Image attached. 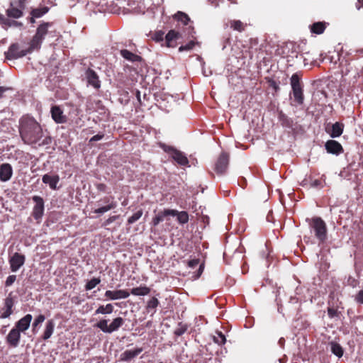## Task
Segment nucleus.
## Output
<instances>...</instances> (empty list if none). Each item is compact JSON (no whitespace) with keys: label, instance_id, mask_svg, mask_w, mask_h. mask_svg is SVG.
Listing matches in <instances>:
<instances>
[{"label":"nucleus","instance_id":"1","mask_svg":"<svg viewBox=\"0 0 363 363\" xmlns=\"http://www.w3.org/2000/svg\"><path fill=\"white\" fill-rule=\"evenodd\" d=\"M19 132L23 141L28 145L37 143L43 137L40 125L33 117L28 116L21 118Z\"/></svg>","mask_w":363,"mask_h":363},{"label":"nucleus","instance_id":"2","mask_svg":"<svg viewBox=\"0 0 363 363\" xmlns=\"http://www.w3.org/2000/svg\"><path fill=\"white\" fill-rule=\"evenodd\" d=\"M311 230L315 233V238L320 242L327 239V226L325 221L320 217L306 219Z\"/></svg>","mask_w":363,"mask_h":363},{"label":"nucleus","instance_id":"3","mask_svg":"<svg viewBox=\"0 0 363 363\" xmlns=\"http://www.w3.org/2000/svg\"><path fill=\"white\" fill-rule=\"evenodd\" d=\"M291 86L294 101L297 105H302L304 101L303 89L300 82V77L297 73H295L291 76Z\"/></svg>","mask_w":363,"mask_h":363},{"label":"nucleus","instance_id":"4","mask_svg":"<svg viewBox=\"0 0 363 363\" xmlns=\"http://www.w3.org/2000/svg\"><path fill=\"white\" fill-rule=\"evenodd\" d=\"M124 323L125 320L121 317H117L113 319L109 325L108 324V320L102 319L96 324V327L99 328L104 333L111 334L117 331L124 324Z\"/></svg>","mask_w":363,"mask_h":363},{"label":"nucleus","instance_id":"5","mask_svg":"<svg viewBox=\"0 0 363 363\" xmlns=\"http://www.w3.org/2000/svg\"><path fill=\"white\" fill-rule=\"evenodd\" d=\"M51 26L52 23H43L38 26L36 33L30 43L31 50H39L40 48L41 44L48 32V28Z\"/></svg>","mask_w":363,"mask_h":363},{"label":"nucleus","instance_id":"6","mask_svg":"<svg viewBox=\"0 0 363 363\" xmlns=\"http://www.w3.org/2000/svg\"><path fill=\"white\" fill-rule=\"evenodd\" d=\"M162 147L178 164L181 166H189V160L184 152L166 145H163Z\"/></svg>","mask_w":363,"mask_h":363},{"label":"nucleus","instance_id":"7","mask_svg":"<svg viewBox=\"0 0 363 363\" xmlns=\"http://www.w3.org/2000/svg\"><path fill=\"white\" fill-rule=\"evenodd\" d=\"M33 50H31V45L27 49H23L17 43H13L10 45L7 52H5L6 58L8 60H13L22 57L28 53H30Z\"/></svg>","mask_w":363,"mask_h":363},{"label":"nucleus","instance_id":"8","mask_svg":"<svg viewBox=\"0 0 363 363\" xmlns=\"http://www.w3.org/2000/svg\"><path fill=\"white\" fill-rule=\"evenodd\" d=\"M25 262L26 257L24 255L18 252L13 253L10 256L9 259L11 271L12 272H17L22 266H23Z\"/></svg>","mask_w":363,"mask_h":363},{"label":"nucleus","instance_id":"9","mask_svg":"<svg viewBox=\"0 0 363 363\" xmlns=\"http://www.w3.org/2000/svg\"><path fill=\"white\" fill-rule=\"evenodd\" d=\"M32 199L35 202L32 215L35 220H39L44 213V201L39 196H33Z\"/></svg>","mask_w":363,"mask_h":363},{"label":"nucleus","instance_id":"10","mask_svg":"<svg viewBox=\"0 0 363 363\" xmlns=\"http://www.w3.org/2000/svg\"><path fill=\"white\" fill-rule=\"evenodd\" d=\"M6 340L9 346L17 347L21 340V332L13 327L7 335Z\"/></svg>","mask_w":363,"mask_h":363},{"label":"nucleus","instance_id":"11","mask_svg":"<svg viewBox=\"0 0 363 363\" xmlns=\"http://www.w3.org/2000/svg\"><path fill=\"white\" fill-rule=\"evenodd\" d=\"M228 166V155L225 153H222L218 157L215 164V171L218 174H223Z\"/></svg>","mask_w":363,"mask_h":363},{"label":"nucleus","instance_id":"12","mask_svg":"<svg viewBox=\"0 0 363 363\" xmlns=\"http://www.w3.org/2000/svg\"><path fill=\"white\" fill-rule=\"evenodd\" d=\"M103 201L107 203V205L94 210L95 213L103 214L111 209H114L117 206V203L115 201L113 196H106L104 198Z\"/></svg>","mask_w":363,"mask_h":363},{"label":"nucleus","instance_id":"13","mask_svg":"<svg viewBox=\"0 0 363 363\" xmlns=\"http://www.w3.org/2000/svg\"><path fill=\"white\" fill-rule=\"evenodd\" d=\"M52 118L57 123H65L67 121V117L63 113V111L58 106H53L50 110Z\"/></svg>","mask_w":363,"mask_h":363},{"label":"nucleus","instance_id":"14","mask_svg":"<svg viewBox=\"0 0 363 363\" xmlns=\"http://www.w3.org/2000/svg\"><path fill=\"white\" fill-rule=\"evenodd\" d=\"M13 175V168L9 163H4L0 165V181L6 182L10 180Z\"/></svg>","mask_w":363,"mask_h":363},{"label":"nucleus","instance_id":"15","mask_svg":"<svg viewBox=\"0 0 363 363\" xmlns=\"http://www.w3.org/2000/svg\"><path fill=\"white\" fill-rule=\"evenodd\" d=\"M32 319V315L27 314L24 317L21 318L19 320H18L16 323L14 327L17 328V330L21 333H24L29 328Z\"/></svg>","mask_w":363,"mask_h":363},{"label":"nucleus","instance_id":"16","mask_svg":"<svg viewBox=\"0 0 363 363\" xmlns=\"http://www.w3.org/2000/svg\"><path fill=\"white\" fill-rule=\"evenodd\" d=\"M14 305L13 298L11 296H8L4 300V307L2 308L3 312L0 315V318H8L12 313V308Z\"/></svg>","mask_w":363,"mask_h":363},{"label":"nucleus","instance_id":"17","mask_svg":"<svg viewBox=\"0 0 363 363\" xmlns=\"http://www.w3.org/2000/svg\"><path fill=\"white\" fill-rule=\"evenodd\" d=\"M42 181L44 184H48L50 188L52 190L57 189V184L60 182V177L57 174H44L42 177Z\"/></svg>","mask_w":363,"mask_h":363},{"label":"nucleus","instance_id":"18","mask_svg":"<svg viewBox=\"0 0 363 363\" xmlns=\"http://www.w3.org/2000/svg\"><path fill=\"white\" fill-rule=\"evenodd\" d=\"M105 296L111 300H118L121 298H126L130 296V294L125 290H108L105 292Z\"/></svg>","mask_w":363,"mask_h":363},{"label":"nucleus","instance_id":"19","mask_svg":"<svg viewBox=\"0 0 363 363\" xmlns=\"http://www.w3.org/2000/svg\"><path fill=\"white\" fill-rule=\"evenodd\" d=\"M325 146L327 152L329 153L339 155L343 152V148L340 143L333 140L327 141Z\"/></svg>","mask_w":363,"mask_h":363},{"label":"nucleus","instance_id":"20","mask_svg":"<svg viewBox=\"0 0 363 363\" xmlns=\"http://www.w3.org/2000/svg\"><path fill=\"white\" fill-rule=\"evenodd\" d=\"M177 213L176 210L166 209L164 211L158 213L155 217L153 218L152 223L154 226L157 225L160 222L164 220L165 216H175Z\"/></svg>","mask_w":363,"mask_h":363},{"label":"nucleus","instance_id":"21","mask_svg":"<svg viewBox=\"0 0 363 363\" xmlns=\"http://www.w3.org/2000/svg\"><path fill=\"white\" fill-rule=\"evenodd\" d=\"M86 77L89 84L91 85L95 89L100 87L101 84L99 77L93 69H88L86 72Z\"/></svg>","mask_w":363,"mask_h":363},{"label":"nucleus","instance_id":"22","mask_svg":"<svg viewBox=\"0 0 363 363\" xmlns=\"http://www.w3.org/2000/svg\"><path fill=\"white\" fill-rule=\"evenodd\" d=\"M143 351L142 347H138L134 350H128L123 352L121 355L122 361L128 362L140 354Z\"/></svg>","mask_w":363,"mask_h":363},{"label":"nucleus","instance_id":"23","mask_svg":"<svg viewBox=\"0 0 363 363\" xmlns=\"http://www.w3.org/2000/svg\"><path fill=\"white\" fill-rule=\"evenodd\" d=\"M344 125L342 123L336 122L334 124H333L331 127V130H328L330 135L332 138H337L340 136L343 131Z\"/></svg>","mask_w":363,"mask_h":363},{"label":"nucleus","instance_id":"24","mask_svg":"<svg viewBox=\"0 0 363 363\" xmlns=\"http://www.w3.org/2000/svg\"><path fill=\"white\" fill-rule=\"evenodd\" d=\"M55 323L52 320H49L46 323L45 331L43 333V340L49 339L54 332Z\"/></svg>","mask_w":363,"mask_h":363},{"label":"nucleus","instance_id":"25","mask_svg":"<svg viewBox=\"0 0 363 363\" xmlns=\"http://www.w3.org/2000/svg\"><path fill=\"white\" fill-rule=\"evenodd\" d=\"M329 345H330V350L333 354L336 355L337 357H342L344 350H343V348L342 347V346L339 343H337L335 341H332L329 343Z\"/></svg>","mask_w":363,"mask_h":363},{"label":"nucleus","instance_id":"26","mask_svg":"<svg viewBox=\"0 0 363 363\" xmlns=\"http://www.w3.org/2000/svg\"><path fill=\"white\" fill-rule=\"evenodd\" d=\"M120 53L123 58L130 62H137L140 60V57L125 49L121 50Z\"/></svg>","mask_w":363,"mask_h":363},{"label":"nucleus","instance_id":"27","mask_svg":"<svg viewBox=\"0 0 363 363\" xmlns=\"http://www.w3.org/2000/svg\"><path fill=\"white\" fill-rule=\"evenodd\" d=\"M6 13L9 17L14 18H18L23 16V11L18 7L11 6V4H10V7L7 9Z\"/></svg>","mask_w":363,"mask_h":363},{"label":"nucleus","instance_id":"28","mask_svg":"<svg viewBox=\"0 0 363 363\" xmlns=\"http://www.w3.org/2000/svg\"><path fill=\"white\" fill-rule=\"evenodd\" d=\"M150 291V289L147 286H139L131 289L130 293L134 296H145Z\"/></svg>","mask_w":363,"mask_h":363},{"label":"nucleus","instance_id":"29","mask_svg":"<svg viewBox=\"0 0 363 363\" xmlns=\"http://www.w3.org/2000/svg\"><path fill=\"white\" fill-rule=\"evenodd\" d=\"M113 311V306L111 303L106 306H100L96 311L95 314H110Z\"/></svg>","mask_w":363,"mask_h":363},{"label":"nucleus","instance_id":"30","mask_svg":"<svg viewBox=\"0 0 363 363\" xmlns=\"http://www.w3.org/2000/svg\"><path fill=\"white\" fill-rule=\"evenodd\" d=\"M325 29V24L322 22H317L311 26V30L315 34H322Z\"/></svg>","mask_w":363,"mask_h":363},{"label":"nucleus","instance_id":"31","mask_svg":"<svg viewBox=\"0 0 363 363\" xmlns=\"http://www.w3.org/2000/svg\"><path fill=\"white\" fill-rule=\"evenodd\" d=\"M230 28H233L235 30H238L239 32H241L244 30L245 26L242 22H241L239 20H233L230 22Z\"/></svg>","mask_w":363,"mask_h":363},{"label":"nucleus","instance_id":"32","mask_svg":"<svg viewBox=\"0 0 363 363\" xmlns=\"http://www.w3.org/2000/svg\"><path fill=\"white\" fill-rule=\"evenodd\" d=\"M179 33L175 30H170L166 35V41L167 46H172V41L179 38Z\"/></svg>","mask_w":363,"mask_h":363},{"label":"nucleus","instance_id":"33","mask_svg":"<svg viewBox=\"0 0 363 363\" xmlns=\"http://www.w3.org/2000/svg\"><path fill=\"white\" fill-rule=\"evenodd\" d=\"M279 119L281 124L286 127L292 125V121L287 117L282 111L279 113Z\"/></svg>","mask_w":363,"mask_h":363},{"label":"nucleus","instance_id":"34","mask_svg":"<svg viewBox=\"0 0 363 363\" xmlns=\"http://www.w3.org/2000/svg\"><path fill=\"white\" fill-rule=\"evenodd\" d=\"M213 341L218 345H223L226 342L225 335L220 331H216V335L213 337Z\"/></svg>","mask_w":363,"mask_h":363},{"label":"nucleus","instance_id":"35","mask_svg":"<svg viewBox=\"0 0 363 363\" xmlns=\"http://www.w3.org/2000/svg\"><path fill=\"white\" fill-rule=\"evenodd\" d=\"M176 216H177V220L181 224H185L189 221V215L186 211L177 212Z\"/></svg>","mask_w":363,"mask_h":363},{"label":"nucleus","instance_id":"36","mask_svg":"<svg viewBox=\"0 0 363 363\" xmlns=\"http://www.w3.org/2000/svg\"><path fill=\"white\" fill-rule=\"evenodd\" d=\"M48 9L46 7L42 9H35L31 11L33 17L40 18L48 12Z\"/></svg>","mask_w":363,"mask_h":363},{"label":"nucleus","instance_id":"37","mask_svg":"<svg viewBox=\"0 0 363 363\" xmlns=\"http://www.w3.org/2000/svg\"><path fill=\"white\" fill-rule=\"evenodd\" d=\"M175 17L179 21L182 22L184 25H187L190 21L189 17L186 13L181 11L177 12V13L175 15Z\"/></svg>","mask_w":363,"mask_h":363},{"label":"nucleus","instance_id":"38","mask_svg":"<svg viewBox=\"0 0 363 363\" xmlns=\"http://www.w3.org/2000/svg\"><path fill=\"white\" fill-rule=\"evenodd\" d=\"M100 282L101 280L99 278H93L86 283L85 289L87 291L91 290L92 289L96 287Z\"/></svg>","mask_w":363,"mask_h":363},{"label":"nucleus","instance_id":"39","mask_svg":"<svg viewBox=\"0 0 363 363\" xmlns=\"http://www.w3.org/2000/svg\"><path fill=\"white\" fill-rule=\"evenodd\" d=\"M143 216V211L139 210L128 219V224H133L138 221Z\"/></svg>","mask_w":363,"mask_h":363},{"label":"nucleus","instance_id":"40","mask_svg":"<svg viewBox=\"0 0 363 363\" xmlns=\"http://www.w3.org/2000/svg\"><path fill=\"white\" fill-rule=\"evenodd\" d=\"M45 320V317L44 315H39L33 321L32 324L33 331L35 332V329L38 326L41 324Z\"/></svg>","mask_w":363,"mask_h":363},{"label":"nucleus","instance_id":"41","mask_svg":"<svg viewBox=\"0 0 363 363\" xmlns=\"http://www.w3.org/2000/svg\"><path fill=\"white\" fill-rule=\"evenodd\" d=\"M26 1L27 0H13L11 2V6H15L23 11L26 8Z\"/></svg>","mask_w":363,"mask_h":363},{"label":"nucleus","instance_id":"42","mask_svg":"<svg viewBox=\"0 0 363 363\" xmlns=\"http://www.w3.org/2000/svg\"><path fill=\"white\" fill-rule=\"evenodd\" d=\"M158 305H159V301L157 300V298L153 297L147 302V308L148 310H150V309L155 310L157 307Z\"/></svg>","mask_w":363,"mask_h":363},{"label":"nucleus","instance_id":"43","mask_svg":"<svg viewBox=\"0 0 363 363\" xmlns=\"http://www.w3.org/2000/svg\"><path fill=\"white\" fill-rule=\"evenodd\" d=\"M194 45H195V43L194 41H190L187 44L180 46L179 48V50L180 52L184 51V50H190L193 49Z\"/></svg>","mask_w":363,"mask_h":363},{"label":"nucleus","instance_id":"44","mask_svg":"<svg viewBox=\"0 0 363 363\" xmlns=\"http://www.w3.org/2000/svg\"><path fill=\"white\" fill-rule=\"evenodd\" d=\"M186 330L187 327L186 325H179V327L175 330L174 334L177 336H181L186 331Z\"/></svg>","mask_w":363,"mask_h":363},{"label":"nucleus","instance_id":"45","mask_svg":"<svg viewBox=\"0 0 363 363\" xmlns=\"http://www.w3.org/2000/svg\"><path fill=\"white\" fill-rule=\"evenodd\" d=\"M16 280V275H9L5 281V286H11L15 281Z\"/></svg>","mask_w":363,"mask_h":363},{"label":"nucleus","instance_id":"46","mask_svg":"<svg viewBox=\"0 0 363 363\" xmlns=\"http://www.w3.org/2000/svg\"><path fill=\"white\" fill-rule=\"evenodd\" d=\"M310 186L311 187H314V188H316V187L323 188V185L322 184L321 182L318 179L311 180V183H310Z\"/></svg>","mask_w":363,"mask_h":363},{"label":"nucleus","instance_id":"47","mask_svg":"<svg viewBox=\"0 0 363 363\" xmlns=\"http://www.w3.org/2000/svg\"><path fill=\"white\" fill-rule=\"evenodd\" d=\"M199 264V260L198 259H194L188 262V266L190 268L194 269Z\"/></svg>","mask_w":363,"mask_h":363},{"label":"nucleus","instance_id":"48","mask_svg":"<svg viewBox=\"0 0 363 363\" xmlns=\"http://www.w3.org/2000/svg\"><path fill=\"white\" fill-rule=\"evenodd\" d=\"M9 26H21L22 23L13 20L7 19L5 22Z\"/></svg>","mask_w":363,"mask_h":363},{"label":"nucleus","instance_id":"49","mask_svg":"<svg viewBox=\"0 0 363 363\" xmlns=\"http://www.w3.org/2000/svg\"><path fill=\"white\" fill-rule=\"evenodd\" d=\"M269 86L274 89L275 91L279 90V84L273 79L269 80Z\"/></svg>","mask_w":363,"mask_h":363},{"label":"nucleus","instance_id":"50","mask_svg":"<svg viewBox=\"0 0 363 363\" xmlns=\"http://www.w3.org/2000/svg\"><path fill=\"white\" fill-rule=\"evenodd\" d=\"M355 300L358 303L363 304V290L359 291L356 296Z\"/></svg>","mask_w":363,"mask_h":363},{"label":"nucleus","instance_id":"51","mask_svg":"<svg viewBox=\"0 0 363 363\" xmlns=\"http://www.w3.org/2000/svg\"><path fill=\"white\" fill-rule=\"evenodd\" d=\"M104 135L102 134V133H99V134H96V135L93 136L89 142L91 143V142H95V141H98V140H101L103 138H104Z\"/></svg>","mask_w":363,"mask_h":363},{"label":"nucleus","instance_id":"52","mask_svg":"<svg viewBox=\"0 0 363 363\" xmlns=\"http://www.w3.org/2000/svg\"><path fill=\"white\" fill-rule=\"evenodd\" d=\"M328 315L330 318H333L337 315V311L333 308H328Z\"/></svg>","mask_w":363,"mask_h":363},{"label":"nucleus","instance_id":"53","mask_svg":"<svg viewBox=\"0 0 363 363\" xmlns=\"http://www.w3.org/2000/svg\"><path fill=\"white\" fill-rule=\"evenodd\" d=\"M118 216H111L109 217L106 221H105V223L104 225H108L109 224H111V223H113V221H115L116 219H117Z\"/></svg>","mask_w":363,"mask_h":363},{"label":"nucleus","instance_id":"54","mask_svg":"<svg viewBox=\"0 0 363 363\" xmlns=\"http://www.w3.org/2000/svg\"><path fill=\"white\" fill-rule=\"evenodd\" d=\"M9 89H10L4 86H0V98L3 97L4 93Z\"/></svg>","mask_w":363,"mask_h":363},{"label":"nucleus","instance_id":"55","mask_svg":"<svg viewBox=\"0 0 363 363\" xmlns=\"http://www.w3.org/2000/svg\"><path fill=\"white\" fill-rule=\"evenodd\" d=\"M135 96L139 104H141V97L140 91L137 90L135 91Z\"/></svg>","mask_w":363,"mask_h":363},{"label":"nucleus","instance_id":"56","mask_svg":"<svg viewBox=\"0 0 363 363\" xmlns=\"http://www.w3.org/2000/svg\"><path fill=\"white\" fill-rule=\"evenodd\" d=\"M105 189H106V185L104 184H99L97 185V189L99 190V191H104Z\"/></svg>","mask_w":363,"mask_h":363},{"label":"nucleus","instance_id":"57","mask_svg":"<svg viewBox=\"0 0 363 363\" xmlns=\"http://www.w3.org/2000/svg\"><path fill=\"white\" fill-rule=\"evenodd\" d=\"M284 342V338H280L279 340V344L280 345H282Z\"/></svg>","mask_w":363,"mask_h":363},{"label":"nucleus","instance_id":"58","mask_svg":"<svg viewBox=\"0 0 363 363\" xmlns=\"http://www.w3.org/2000/svg\"><path fill=\"white\" fill-rule=\"evenodd\" d=\"M202 270H203V269H202V266H201V265H200V267H199V275H198V277H199V276H200V274H201V272H202Z\"/></svg>","mask_w":363,"mask_h":363},{"label":"nucleus","instance_id":"59","mask_svg":"<svg viewBox=\"0 0 363 363\" xmlns=\"http://www.w3.org/2000/svg\"><path fill=\"white\" fill-rule=\"evenodd\" d=\"M35 18V17H33V16L31 17V18H30V22L31 23H34L35 22V20H34Z\"/></svg>","mask_w":363,"mask_h":363},{"label":"nucleus","instance_id":"60","mask_svg":"<svg viewBox=\"0 0 363 363\" xmlns=\"http://www.w3.org/2000/svg\"><path fill=\"white\" fill-rule=\"evenodd\" d=\"M280 363H284V359H279Z\"/></svg>","mask_w":363,"mask_h":363},{"label":"nucleus","instance_id":"61","mask_svg":"<svg viewBox=\"0 0 363 363\" xmlns=\"http://www.w3.org/2000/svg\"><path fill=\"white\" fill-rule=\"evenodd\" d=\"M359 1L362 4V6L363 7V0H359Z\"/></svg>","mask_w":363,"mask_h":363},{"label":"nucleus","instance_id":"62","mask_svg":"<svg viewBox=\"0 0 363 363\" xmlns=\"http://www.w3.org/2000/svg\"><path fill=\"white\" fill-rule=\"evenodd\" d=\"M321 179H323V180L325 181V175H323V176H322V177H321Z\"/></svg>","mask_w":363,"mask_h":363},{"label":"nucleus","instance_id":"63","mask_svg":"<svg viewBox=\"0 0 363 363\" xmlns=\"http://www.w3.org/2000/svg\"><path fill=\"white\" fill-rule=\"evenodd\" d=\"M306 58H304V64H305V65L307 64V63L306 62Z\"/></svg>","mask_w":363,"mask_h":363}]
</instances>
